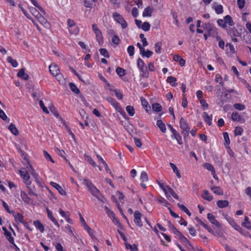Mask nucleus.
<instances>
[{
    "mask_svg": "<svg viewBox=\"0 0 251 251\" xmlns=\"http://www.w3.org/2000/svg\"><path fill=\"white\" fill-rule=\"evenodd\" d=\"M202 27L206 31L209 36H215L216 33H218V29L211 24L204 23L202 24Z\"/></svg>",
    "mask_w": 251,
    "mask_h": 251,
    "instance_id": "obj_1",
    "label": "nucleus"
},
{
    "mask_svg": "<svg viewBox=\"0 0 251 251\" xmlns=\"http://www.w3.org/2000/svg\"><path fill=\"white\" fill-rule=\"evenodd\" d=\"M84 184L87 186L91 194L95 197L98 198L100 195V191L87 179L83 180Z\"/></svg>",
    "mask_w": 251,
    "mask_h": 251,
    "instance_id": "obj_2",
    "label": "nucleus"
},
{
    "mask_svg": "<svg viewBox=\"0 0 251 251\" xmlns=\"http://www.w3.org/2000/svg\"><path fill=\"white\" fill-rule=\"evenodd\" d=\"M179 125L182 130V134L184 137L188 136L190 128L186 121L183 118H181L179 121Z\"/></svg>",
    "mask_w": 251,
    "mask_h": 251,
    "instance_id": "obj_3",
    "label": "nucleus"
},
{
    "mask_svg": "<svg viewBox=\"0 0 251 251\" xmlns=\"http://www.w3.org/2000/svg\"><path fill=\"white\" fill-rule=\"evenodd\" d=\"M113 17L115 21L121 25L123 28H126L127 26V23L124 20L122 15L117 12H115L113 14Z\"/></svg>",
    "mask_w": 251,
    "mask_h": 251,
    "instance_id": "obj_4",
    "label": "nucleus"
},
{
    "mask_svg": "<svg viewBox=\"0 0 251 251\" xmlns=\"http://www.w3.org/2000/svg\"><path fill=\"white\" fill-rule=\"evenodd\" d=\"M228 34L231 37L233 42H237L239 41L238 37L241 36V33L237 29L235 28H231L229 30Z\"/></svg>",
    "mask_w": 251,
    "mask_h": 251,
    "instance_id": "obj_5",
    "label": "nucleus"
},
{
    "mask_svg": "<svg viewBox=\"0 0 251 251\" xmlns=\"http://www.w3.org/2000/svg\"><path fill=\"white\" fill-rule=\"evenodd\" d=\"M49 69L50 73L54 76L60 78L61 75H59L60 70L58 66L55 64H51L49 66Z\"/></svg>",
    "mask_w": 251,
    "mask_h": 251,
    "instance_id": "obj_6",
    "label": "nucleus"
},
{
    "mask_svg": "<svg viewBox=\"0 0 251 251\" xmlns=\"http://www.w3.org/2000/svg\"><path fill=\"white\" fill-rule=\"evenodd\" d=\"M106 99L118 112H120L122 111V108L119 105V103L115 99L110 97H108Z\"/></svg>",
    "mask_w": 251,
    "mask_h": 251,
    "instance_id": "obj_7",
    "label": "nucleus"
},
{
    "mask_svg": "<svg viewBox=\"0 0 251 251\" xmlns=\"http://www.w3.org/2000/svg\"><path fill=\"white\" fill-rule=\"evenodd\" d=\"M166 193H165L166 197L169 200L171 198V196H172L176 200H179V197L178 195L175 193L174 190L171 188L170 187L168 186V187H166Z\"/></svg>",
    "mask_w": 251,
    "mask_h": 251,
    "instance_id": "obj_8",
    "label": "nucleus"
},
{
    "mask_svg": "<svg viewBox=\"0 0 251 251\" xmlns=\"http://www.w3.org/2000/svg\"><path fill=\"white\" fill-rule=\"evenodd\" d=\"M141 213L138 211H136L134 213V222L137 226L141 227L142 226V223L141 222Z\"/></svg>",
    "mask_w": 251,
    "mask_h": 251,
    "instance_id": "obj_9",
    "label": "nucleus"
},
{
    "mask_svg": "<svg viewBox=\"0 0 251 251\" xmlns=\"http://www.w3.org/2000/svg\"><path fill=\"white\" fill-rule=\"evenodd\" d=\"M25 185L28 190V194L30 195H33L36 197L38 196V194L36 192L35 187L31 185V182H25Z\"/></svg>",
    "mask_w": 251,
    "mask_h": 251,
    "instance_id": "obj_10",
    "label": "nucleus"
},
{
    "mask_svg": "<svg viewBox=\"0 0 251 251\" xmlns=\"http://www.w3.org/2000/svg\"><path fill=\"white\" fill-rule=\"evenodd\" d=\"M11 214H13L16 222H19L22 224L25 222L24 220V217L21 214L19 213H16L14 211H11Z\"/></svg>",
    "mask_w": 251,
    "mask_h": 251,
    "instance_id": "obj_11",
    "label": "nucleus"
},
{
    "mask_svg": "<svg viewBox=\"0 0 251 251\" xmlns=\"http://www.w3.org/2000/svg\"><path fill=\"white\" fill-rule=\"evenodd\" d=\"M20 173L22 177L24 180V182L25 184V182H30V181H29L30 176L27 170L23 169L22 170H21L20 171Z\"/></svg>",
    "mask_w": 251,
    "mask_h": 251,
    "instance_id": "obj_12",
    "label": "nucleus"
},
{
    "mask_svg": "<svg viewBox=\"0 0 251 251\" xmlns=\"http://www.w3.org/2000/svg\"><path fill=\"white\" fill-rule=\"evenodd\" d=\"M47 212L48 214V218L53 223V224L56 226L58 227H59V224L56 219L53 217L52 212L49 209V208H47L46 209Z\"/></svg>",
    "mask_w": 251,
    "mask_h": 251,
    "instance_id": "obj_13",
    "label": "nucleus"
},
{
    "mask_svg": "<svg viewBox=\"0 0 251 251\" xmlns=\"http://www.w3.org/2000/svg\"><path fill=\"white\" fill-rule=\"evenodd\" d=\"M50 184L54 188H55L61 195H66V192L58 184H57L55 182H51Z\"/></svg>",
    "mask_w": 251,
    "mask_h": 251,
    "instance_id": "obj_14",
    "label": "nucleus"
},
{
    "mask_svg": "<svg viewBox=\"0 0 251 251\" xmlns=\"http://www.w3.org/2000/svg\"><path fill=\"white\" fill-rule=\"evenodd\" d=\"M28 165H29L28 171L30 172L31 175H32V176H33V177L35 179V181L37 183V182H38L39 181H40L41 180H42L40 178V177L38 176V175L36 173H35L32 166L30 165V164H28Z\"/></svg>",
    "mask_w": 251,
    "mask_h": 251,
    "instance_id": "obj_15",
    "label": "nucleus"
},
{
    "mask_svg": "<svg viewBox=\"0 0 251 251\" xmlns=\"http://www.w3.org/2000/svg\"><path fill=\"white\" fill-rule=\"evenodd\" d=\"M97 0H84V5L86 7L92 8L96 6Z\"/></svg>",
    "mask_w": 251,
    "mask_h": 251,
    "instance_id": "obj_16",
    "label": "nucleus"
},
{
    "mask_svg": "<svg viewBox=\"0 0 251 251\" xmlns=\"http://www.w3.org/2000/svg\"><path fill=\"white\" fill-rule=\"evenodd\" d=\"M33 225L35 227L41 232L44 231V226L39 220H36L33 222Z\"/></svg>",
    "mask_w": 251,
    "mask_h": 251,
    "instance_id": "obj_17",
    "label": "nucleus"
},
{
    "mask_svg": "<svg viewBox=\"0 0 251 251\" xmlns=\"http://www.w3.org/2000/svg\"><path fill=\"white\" fill-rule=\"evenodd\" d=\"M207 219L212 224L217 226H219V222L216 220L215 217L211 213L207 214Z\"/></svg>",
    "mask_w": 251,
    "mask_h": 251,
    "instance_id": "obj_18",
    "label": "nucleus"
},
{
    "mask_svg": "<svg viewBox=\"0 0 251 251\" xmlns=\"http://www.w3.org/2000/svg\"><path fill=\"white\" fill-rule=\"evenodd\" d=\"M94 33L96 35V38L98 42L99 45H102L103 43V37L102 35L101 31L100 30L98 31V32H95Z\"/></svg>",
    "mask_w": 251,
    "mask_h": 251,
    "instance_id": "obj_19",
    "label": "nucleus"
},
{
    "mask_svg": "<svg viewBox=\"0 0 251 251\" xmlns=\"http://www.w3.org/2000/svg\"><path fill=\"white\" fill-rule=\"evenodd\" d=\"M18 77L23 78L24 80H27L28 78V75L27 74L25 73V69H21L17 74Z\"/></svg>",
    "mask_w": 251,
    "mask_h": 251,
    "instance_id": "obj_20",
    "label": "nucleus"
},
{
    "mask_svg": "<svg viewBox=\"0 0 251 251\" xmlns=\"http://www.w3.org/2000/svg\"><path fill=\"white\" fill-rule=\"evenodd\" d=\"M21 197L23 201L26 203H29L30 202V198L28 196L27 194L24 191H22L21 192Z\"/></svg>",
    "mask_w": 251,
    "mask_h": 251,
    "instance_id": "obj_21",
    "label": "nucleus"
},
{
    "mask_svg": "<svg viewBox=\"0 0 251 251\" xmlns=\"http://www.w3.org/2000/svg\"><path fill=\"white\" fill-rule=\"evenodd\" d=\"M153 12V9L150 6L146 7L143 12V17H151Z\"/></svg>",
    "mask_w": 251,
    "mask_h": 251,
    "instance_id": "obj_22",
    "label": "nucleus"
},
{
    "mask_svg": "<svg viewBox=\"0 0 251 251\" xmlns=\"http://www.w3.org/2000/svg\"><path fill=\"white\" fill-rule=\"evenodd\" d=\"M202 197L203 199L207 201H211L213 200V197L211 195H210L209 192L207 190H204L203 191V194L202 195Z\"/></svg>",
    "mask_w": 251,
    "mask_h": 251,
    "instance_id": "obj_23",
    "label": "nucleus"
},
{
    "mask_svg": "<svg viewBox=\"0 0 251 251\" xmlns=\"http://www.w3.org/2000/svg\"><path fill=\"white\" fill-rule=\"evenodd\" d=\"M6 239L8 240V241L14 245L15 247H17L16 245L15 244L14 240L13 237H12V234L9 231H6L4 234Z\"/></svg>",
    "mask_w": 251,
    "mask_h": 251,
    "instance_id": "obj_24",
    "label": "nucleus"
},
{
    "mask_svg": "<svg viewBox=\"0 0 251 251\" xmlns=\"http://www.w3.org/2000/svg\"><path fill=\"white\" fill-rule=\"evenodd\" d=\"M217 204L219 207L223 208L227 207L229 203L226 200H219L217 201Z\"/></svg>",
    "mask_w": 251,
    "mask_h": 251,
    "instance_id": "obj_25",
    "label": "nucleus"
},
{
    "mask_svg": "<svg viewBox=\"0 0 251 251\" xmlns=\"http://www.w3.org/2000/svg\"><path fill=\"white\" fill-rule=\"evenodd\" d=\"M156 125L162 132L165 133L166 132V128L165 125L163 123V122L161 120H157V122H156Z\"/></svg>",
    "mask_w": 251,
    "mask_h": 251,
    "instance_id": "obj_26",
    "label": "nucleus"
},
{
    "mask_svg": "<svg viewBox=\"0 0 251 251\" xmlns=\"http://www.w3.org/2000/svg\"><path fill=\"white\" fill-rule=\"evenodd\" d=\"M202 117L208 125H211L212 116H209L206 112H204L202 113Z\"/></svg>",
    "mask_w": 251,
    "mask_h": 251,
    "instance_id": "obj_27",
    "label": "nucleus"
},
{
    "mask_svg": "<svg viewBox=\"0 0 251 251\" xmlns=\"http://www.w3.org/2000/svg\"><path fill=\"white\" fill-rule=\"evenodd\" d=\"M211 189L216 194L218 195H223V190L219 186H214L211 187Z\"/></svg>",
    "mask_w": 251,
    "mask_h": 251,
    "instance_id": "obj_28",
    "label": "nucleus"
},
{
    "mask_svg": "<svg viewBox=\"0 0 251 251\" xmlns=\"http://www.w3.org/2000/svg\"><path fill=\"white\" fill-rule=\"evenodd\" d=\"M224 20L225 21V24H226V26H227V25H228L229 26H232L234 24V23H233V20L232 19V18L229 15L226 16L225 17Z\"/></svg>",
    "mask_w": 251,
    "mask_h": 251,
    "instance_id": "obj_29",
    "label": "nucleus"
},
{
    "mask_svg": "<svg viewBox=\"0 0 251 251\" xmlns=\"http://www.w3.org/2000/svg\"><path fill=\"white\" fill-rule=\"evenodd\" d=\"M68 29L71 34H74L75 35H77L79 32V28L76 25L68 28Z\"/></svg>",
    "mask_w": 251,
    "mask_h": 251,
    "instance_id": "obj_30",
    "label": "nucleus"
},
{
    "mask_svg": "<svg viewBox=\"0 0 251 251\" xmlns=\"http://www.w3.org/2000/svg\"><path fill=\"white\" fill-rule=\"evenodd\" d=\"M8 129L14 135H18L19 131L14 124H11L8 127Z\"/></svg>",
    "mask_w": 251,
    "mask_h": 251,
    "instance_id": "obj_31",
    "label": "nucleus"
},
{
    "mask_svg": "<svg viewBox=\"0 0 251 251\" xmlns=\"http://www.w3.org/2000/svg\"><path fill=\"white\" fill-rule=\"evenodd\" d=\"M231 119L233 121H240L242 118L238 112H235L232 114Z\"/></svg>",
    "mask_w": 251,
    "mask_h": 251,
    "instance_id": "obj_32",
    "label": "nucleus"
},
{
    "mask_svg": "<svg viewBox=\"0 0 251 251\" xmlns=\"http://www.w3.org/2000/svg\"><path fill=\"white\" fill-rule=\"evenodd\" d=\"M176 79L172 76H169L167 79V82L169 83L173 86H176L177 85V83L176 82Z\"/></svg>",
    "mask_w": 251,
    "mask_h": 251,
    "instance_id": "obj_33",
    "label": "nucleus"
},
{
    "mask_svg": "<svg viewBox=\"0 0 251 251\" xmlns=\"http://www.w3.org/2000/svg\"><path fill=\"white\" fill-rule=\"evenodd\" d=\"M113 223L120 229H123V227L122 224L119 221V219L115 216L111 218Z\"/></svg>",
    "mask_w": 251,
    "mask_h": 251,
    "instance_id": "obj_34",
    "label": "nucleus"
},
{
    "mask_svg": "<svg viewBox=\"0 0 251 251\" xmlns=\"http://www.w3.org/2000/svg\"><path fill=\"white\" fill-rule=\"evenodd\" d=\"M125 245H126V249L127 250H130V251H138L137 246L135 244L131 245L127 242V243H125Z\"/></svg>",
    "mask_w": 251,
    "mask_h": 251,
    "instance_id": "obj_35",
    "label": "nucleus"
},
{
    "mask_svg": "<svg viewBox=\"0 0 251 251\" xmlns=\"http://www.w3.org/2000/svg\"><path fill=\"white\" fill-rule=\"evenodd\" d=\"M173 136L176 140L178 144H182L181 137L177 131H176L175 133H174L173 134Z\"/></svg>",
    "mask_w": 251,
    "mask_h": 251,
    "instance_id": "obj_36",
    "label": "nucleus"
},
{
    "mask_svg": "<svg viewBox=\"0 0 251 251\" xmlns=\"http://www.w3.org/2000/svg\"><path fill=\"white\" fill-rule=\"evenodd\" d=\"M84 157L85 160L88 162L94 167H96L97 166L95 162L93 160V159L91 158L90 156L88 155H85Z\"/></svg>",
    "mask_w": 251,
    "mask_h": 251,
    "instance_id": "obj_37",
    "label": "nucleus"
},
{
    "mask_svg": "<svg viewBox=\"0 0 251 251\" xmlns=\"http://www.w3.org/2000/svg\"><path fill=\"white\" fill-rule=\"evenodd\" d=\"M178 207L183 211L185 212L189 216L191 215V212L183 204H181L179 203H177Z\"/></svg>",
    "mask_w": 251,
    "mask_h": 251,
    "instance_id": "obj_38",
    "label": "nucleus"
},
{
    "mask_svg": "<svg viewBox=\"0 0 251 251\" xmlns=\"http://www.w3.org/2000/svg\"><path fill=\"white\" fill-rule=\"evenodd\" d=\"M152 108L155 112H160L162 110V106L158 103H154L152 104Z\"/></svg>",
    "mask_w": 251,
    "mask_h": 251,
    "instance_id": "obj_39",
    "label": "nucleus"
},
{
    "mask_svg": "<svg viewBox=\"0 0 251 251\" xmlns=\"http://www.w3.org/2000/svg\"><path fill=\"white\" fill-rule=\"evenodd\" d=\"M6 60L9 63H11L12 66L14 68H16L18 66L17 61L16 60L13 59L11 57L8 56Z\"/></svg>",
    "mask_w": 251,
    "mask_h": 251,
    "instance_id": "obj_40",
    "label": "nucleus"
},
{
    "mask_svg": "<svg viewBox=\"0 0 251 251\" xmlns=\"http://www.w3.org/2000/svg\"><path fill=\"white\" fill-rule=\"evenodd\" d=\"M69 86L71 89V90L75 93V94H78L79 93L80 91L77 88V87L75 85L74 83L72 82H70L69 83Z\"/></svg>",
    "mask_w": 251,
    "mask_h": 251,
    "instance_id": "obj_41",
    "label": "nucleus"
},
{
    "mask_svg": "<svg viewBox=\"0 0 251 251\" xmlns=\"http://www.w3.org/2000/svg\"><path fill=\"white\" fill-rule=\"evenodd\" d=\"M203 167L207 170L211 171V173L213 172H214V171H215L213 166L208 163H204L203 164Z\"/></svg>",
    "mask_w": 251,
    "mask_h": 251,
    "instance_id": "obj_42",
    "label": "nucleus"
},
{
    "mask_svg": "<svg viewBox=\"0 0 251 251\" xmlns=\"http://www.w3.org/2000/svg\"><path fill=\"white\" fill-rule=\"evenodd\" d=\"M104 209L107 215L111 219L115 216L113 211L111 210L107 206H104Z\"/></svg>",
    "mask_w": 251,
    "mask_h": 251,
    "instance_id": "obj_43",
    "label": "nucleus"
},
{
    "mask_svg": "<svg viewBox=\"0 0 251 251\" xmlns=\"http://www.w3.org/2000/svg\"><path fill=\"white\" fill-rule=\"evenodd\" d=\"M126 110L130 116H133L135 113L134 107L132 106H127L126 107Z\"/></svg>",
    "mask_w": 251,
    "mask_h": 251,
    "instance_id": "obj_44",
    "label": "nucleus"
},
{
    "mask_svg": "<svg viewBox=\"0 0 251 251\" xmlns=\"http://www.w3.org/2000/svg\"><path fill=\"white\" fill-rule=\"evenodd\" d=\"M116 73L120 77L126 75V71L119 67L116 69Z\"/></svg>",
    "mask_w": 251,
    "mask_h": 251,
    "instance_id": "obj_45",
    "label": "nucleus"
},
{
    "mask_svg": "<svg viewBox=\"0 0 251 251\" xmlns=\"http://www.w3.org/2000/svg\"><path fill=\"white\" fill-rule=\"evenodd\" d=\"M151 25L148 22H144L142 24L141 28L145 31H148L150 29Z\"/></svg>",
    "mask_w": 251,
    "mask_h": 251,
    "instance_id": "obj_46",
    "label": "nucleus"
},
{
    "mask_svg": "<svg viewBox=\"0 0 251 251\" xmlns=\"http://www.w3.org/2000/svg\"><path fill=\"white\" fill-rule=\"evenodd\" d=\"M215 10L217 14H222L223 12V7L222 5H217L215 6Z\"/></svg>",
    "mask_w": 251,
    "mask_h": 251,
    "instance_id": "obj_47",
    "label": "nucleus"
},
{
    "mask_svg": "<svg viewBox=\"0 0 251 251\" xmlns=\"http://www.w3.org/2000/svg\"><path fill=\"white\" fill-rule=\"evenodd\" d=\"M139 70L141 72H142V77H148L149 76V73L146 67L140 69Z\"/></svg>",
    "mask_w": 251,
    "mask_h": 251,
    "instance_id": "obj_48",
    "label": "nucleus"
},
{
    "mask_svg": "<svg viewBox=\"0 0 251 251\" xmlns=\"http://www.w3.org/2000/svg\"><path fill=\"white\" fill-rule=\"evenodd\" d=\"M33 5L38 8L41 12H45L43 8L38 3L36 0H30Z\"/></svg>",
    "mask_w": 251,
    "mask_h": 251,
    "instance_id": "obj_49",
    "label": "nucleus"
},
{
    "mask_svg": "<svg viewBox=\"0 0 251 251\" xmlns=\"http://www.w3.org/2000/svg\"><path fill=\"white\" fill-rule=\"evenodd\" d=\"M100 54L105 57L109 58L110 56L108 52L105 49H100Z\"/></svg>",
    "mask_w": 251,
    "mask_h": 251,
    "instance_id": "obj_50",
    "label": "nucleus"
},
{
    "mask_svg": "<svg viewBox=\"0 0 251 251\" xmlns=\"http://www.w3.org/2000/svg\"><path fill=\"white\" fill-rule=\"evenodd\" d=\"M162 44L161 42H157L155 45V51L157 53H160L161 52Z\"/></svg>",
    "mask_w": 251,
    "mask_h": 251,
    "instance_id": "obj_51",
    "label": "nucleus"
},
{
    "mask_svg": "<svg viewBox=\"0 0 251 251\" xmlns=\"http://www.w3.org/2000/svg\"><path fill=\"white\" fill-rule=\"evenodd\" d=\"M140 179L142 182H146L148 180L147 174L145 172H142L140 176Z\"/></svg>",
    "mask_w": 251,
    "mask_h": 251,
    "instance_id": "obj_52",
    "label": "nucleus"
},
{
    "mask_svg": "<svg viewBox=\"0 0 251 251\" xmlns=\"http://www.w3.org/2000/svg\"><path fill=\"white\" fill-rule=\"evenodd\" d=\"M112 42L116 45H118L120 43V39H119V37L118 35H115L112 38Z\"/></svg>",
    "mask_w": 251,
    "mask_h": 251,
    "instance_id": "obj_53",
    "label": "nucleus"
},
{
    "mask_svg": "<svg viewBox=\"0 0 251 251\" xmlns=\"http://www.w3.org/2000/svg\"><path fill=\"white\" fill-rule=\"evenodd\" d=\"M180 240L181 242V243L183 244L185 246H186L187 247H188V246H191V245L190 244L189 241L184 236Z\"/></svg>",
    "mask_w": 251,
    "mask_h": 251,
    "instance_id": "obj_54",
    "label": "nucleus"
},
{
    "mask_svg": "<svg viewBox=\"0 0 251 251\" xmlns=\"http://www.w3.org/2000/svg\"><path fill=\"white\" fill-rule=\"evenodd\" d=\"M141 102H142V104L143 106L146 109V111L147 112H148V107L149 108H150V106H149L148 101L145 99L142 98Z\"/></svg>",
    "mask_w": 251,
    "mask_h": 251,
    "instance_id": "obj_55",
    "label": "nucleus"
},
{
    "mask_svg": "<svg viewBox=\"0 0 251 251\" xmlns=\"http://www.w3.org/2000/svg\"><path fill=\"white\" fill-rule=\"evenodd\" d=\"M243 129L241 127H236L234 130V133L236 136L241 135Z\"/></svg>",
    "mask_w": 251,
    "mask_h": 251,
    "instance_id": "obj_56",
    "label": "nucleus"
},
{
    "mask_svg": "<svg viewBox=\"0 0 251 251\" xmlns=\"http://www.w3.org/2000/svg\"><path fill=\"white\" fill-rule=\"evenodd\" d=\"M234 107L239 110H243L245 109L244 105L241 103H235L234 104Z\"/></svg>",
    "mask_w": 251,
    "mask_h": 251,
    "instance_id": "obj_57",
    "label": "nucleus"
},
{
    "mask_svg": "<svg viewBox=\"0 0 251 251\" xmlns=\"http://www.w3.org/2000/svg\"><path fill=\"white\" fill-rule=\"evenodd\" d=\"M39 22L46 27H48L49 24L47 22V20L43 17L39 21Z\"/></svg>",
    "mask_w": 251,
    "mask_h": 251,
    "instance_id": "obj_58",
    "label": "nucleus"
},
{
    "mask_svg": "<svg viewBox=\"0 0 251 251\" xmlns=\"http://www.w3.org/2000/svg\"><path fill=\"white\" fill-rule=\"evenodd\" d=\"M143 56H146L147 58H150L153 54L152 51L148 50L147 51L145 50V52L140 53Z\"/></svg>",
    "mask_w": 251,
    "mask_h": 251,
    "instance_id": "obj_59",
    "label": "nucleus"
},
{
    "mask_svg": "<svg viewBox=\"0 0 251 251\" xmlns=\"http://www.w3.org/2000/svg\"><path fill=\"white\" fill-rule=\"evenodd\" d=\"M217 24L218 25L222 27L223 28H226V25L225 24V21L224 19H219L217 21Z\"/></svg>",
    "mask_w": 251,
    "mask_h": 251,
    "instance_id": "obj_60",
    "label": "nucleus"
},
{
    "mask_svg": "<svg viewBox=\"0 0 251 251\" xmlns=\"http://www.w3.org/2000/svg\"><path fill=\"white\" fill-rule=\"evenodd\" d=\"M39 105L42 108V110L46 113H49V112L47 107L44 105V102L42 100L39 101Z\"/></svg>",
    "mask_w": 251,
    "mask_h": 251,
    "instance_id": "obj_61",
    "label": "nucleus"
},
{
    "mask_svg": "<svg viewBox=\"0 0 251 251\" xmlns=\"http://www.w3.org/2000/svg\"><path fill=\"white\" fill-rule=\"evenodd\" d=\"M127 52L130 56H132L134 55V47L133 46H129L127 48Z\"/></svg>",
    "mask_w": 251,
    "mask_h": 251,
    "instance_id": "obj_62",
    "label": "nucleus"
},
{
    "mask_svg": "<svg viewBox=\"0 0 251 251\" xmlns=\"http://www.w3.org/2000/svg\"><path fill=\"white\" fill-rule=\"evenodd\" d=\"M176 238H177L179 240L182 239L183 237H184V235L177 229L175 230V231L173 233Z\"/></svg>",
    "mask_w": 251,
    "mask_h": 251,
    "instance_id": "obj_63",
    "label": "nucleus"
},
{
    "mask_svg": "<svg viewBox=\"0 0 251 251\" xmlns=\"http://www.w3.org/2000/svg\"><path fill=\"white\" fill-rule=\"evenodd\" d=\"M137 66L139 69L146 67L144 61L140 58L137 60Z\"/></svg>",
    "mask_w": 251,
    "mask_h": 251,
    "instance_id": "obj_64",
    "label": "nucleus"
}]
</instances>
